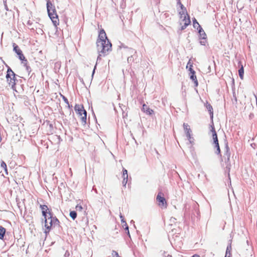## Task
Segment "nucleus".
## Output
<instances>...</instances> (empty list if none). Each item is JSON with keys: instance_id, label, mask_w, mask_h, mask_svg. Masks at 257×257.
Listing matches in <instances>:
<instances>
[{"instance_id": "nucleus-1", "label": "nucleus", "mask_w": 257, "mask_h": 257, "mask_svg": "<svg viewBox=\"0 0 257 257\" xmlns=\"http://www.w3.org/2000/svg\"><path fill=\"white\" fill-rule=\"evenodd\" d=\"M96 44L99 53L97 60H101L102 56L107 55L112 50V45L110 41L96 42Z\"/></svg>"}, {"instance_id": "nucleus-2", "label": "nucleus", "mask_w": 257, "mask_h": 257, "mask_svg": "<svg viewBox=\"0 0 257 257\" xmlns=\"http://www.w3.org/2000/svg\"><path fill=\"white\" fill-rule=\"evenodd\" d=\"M59 220L53 215L45 219V233L49 232L53 226L59 225Z\"/></svg>"}, {"instance_id": "nucleus-3", "label": "nucleus", "mask_w": 257, "mask_h": 257, "mask_svg": "<svg viewBox=\"0 0 257 257\" xmlns=\"http://www.w3.org/2000/svg\"><path fill=\"white\" fill-rule=\"evenodd\" d=\"M7 81L10 87L12 89L16 91V75L13 71L10 68H8L7 75H6Z\"/></svg>"}, {"instance_id": "nucleus-4", "label": "nucleus", "mask_w": 257, "mask_h": 257, "mask_svg": "<svg viewBox=\"0 0 257 257\" xmlns=\"http://www.w3.org/2000/svg\"><path fill=\"white\" fill-rule=\"evenodd\" d=\"M74 109L77 115L81 119L82 122L83 124H85L86 123L87 112L84 109L83 105L82 104H76Z\"/></svg>"}, {"instance_id": "nucleus-5", "label": "nucleus", "mask_w": 257, "mask_h": 257, "mask_svg": "<svg viewBox=\"0 0 257 257\" xmlns=\"http://www.w3.org/2000/svg\"><path fill=\"white\" fill-rule=\"evenodd\" d=\"M209 128L210 133L211 134L213 140V144L214 145V147L216 149V153L217 154H220V149L219 146L217 135L213 121L212 122V124L210 125Z\"/></svg>"}, {"instance_id": "nucleus-6", "label": "nucleus", "mask_w": 257, "mask_h": 257, "mask_svg": "<svg viewBox=\"0 0 257 257\" xmlns=\"http://www.w3.org/2000/svg\"><path fill=\"white\" fill-rule=\"evenodd\" d=\"M156 201L158 205L162 209H166L168 206L167 202L164 197V194L159 192L156 197Z\"/></svg>"}, {"instance_id": "nucleus-7", "label": "nucleus", "mask_w": 257, "mask_h": 257, "mask_svg": "<svg viewBox=\"0 0 257 257\" xmlns=\"http://www.w3.org/2000/svg\"><path fill=\"white\" fill-rule=\"evenodd\" d=\"M40 208L42 211V216L46 219L53 215L52 210L48 208L46 205H40Z\"/></svg>"}, {"instance_id": "nucleus-8", "label": "nucleus", "mask_w": 257, "mask_h": 257, "mask_svg": "<svg viewBox=\"0 0 257 257\" xmlns=\"http://www.w3.org/2000/svg\"><path fill=\"white\" fill-rule=\"evenodd\" d=\"M48 15L53 23L54 25L56 26L59 24V20L58 19V15L56 13V11H53L51 12H48Z\"/></svg>"}, {"instance_id": "nucleus-9", "label": "nucleus", "mask_w": 257, "mask_h": 257, "mask_svg": "<svg viewBox=\"0 0 257 257\" xmlns=\"http://www.w3.org/2000/svg\"><path fill=\"white\" fill-rule=\"evenodd\" d=\"M230 153L228 150H227L221 159V162L223 163V165H225L226 167H229L230 166Z\"/></svg>"}, {"instance_id": "nucleus-10", "label": "nucleus", "mask_w": 257, "mask_h": 257, "mask_svg": "<svg viewBox=\"0 0 257 257\" xmlns=\"http://www.w3.org/2000/svg\"><path fill=\"white\" fill-rule=\"evenodd\" d=\"M109 41L106 36V34L103 29H101L99 31L98 39L96 42H106Z\"/></svg>"}, {"instance_id": "nucleus-11", "label": "nucleus", "mask_w": 257, "mask_h": 257, "mask_svg": "<svg viewBox=\"0 0 257 257\" xmlns=\"http://www.w3.org/2000/svg\"><path fill=\"white\" fill-rule=\"evenodd\" d=\"M109 41L106 36V34L103 29H101L99 31L98 39L96 42H106Z\"/></svg>"}, {"instance_id": "nucleus-12", "label": "nucleus", "mask_w": 257, "mask_h": 257, "mask_svg": "<svg viewBox=\"0 0 257 257\" xmlns=\"http://www.w3.org/2000/svg\"><path fill=\"white\" fill-rule=\"evenodd\" d=\"M182 19H183L182 20V22L181 23V24L182 25L181 29L184 30L187 27V26L190 24L191 21L189 15L183 17Z\"/></svg>"}, {"instance_id": "nucleus-13", "label": "nucleus", "mask_w": 257, "mask_h": 257, "mask_svg": "<svg viewBox=\"0 0 257 257\" xmlns=\"http://www.w3.org/2000/svg\"><path fill=\"white\" fill-rule=\"evenodd\" d=\"M183 127H184V129L186 132L187 137L188 138V140H189L191 142L190 140L191 139V130L190 128L189 125L188 124L184 123L183 124Z\"/></svg>"}, {"instance_id": "nucleus-14", "label": "nucleus", "mask_w": 257, "mask_h": 257, "mask_svg": "<svg viewBox=\"0 0 257 257\" xmlns=\"http://www.w3.org/2000/svg\"><path fill=\"white\" fill-rule=\"evenodd\" d=\"M205 106L207 110H208L210 114V118L212 120V122L213 121V109L211 105L207 102L205 103Z\"/></svg>"}, {"instance_id": "nucleus-15", "label": "nucleus", "mask_w": 257, "mask_h": 257, "mask_svg": "<svg viewBox=\"0 0 257 257\" xmlns=\"http://www.w3.org/2000/svg\"><path fill=\"white\" fill-rule=\"evenodd\" d=\"M190 78L194 82L195 85L197 86L198 85L197 77L195 75V72L194 70L190 71Z\"/></svg>"}, {"instance_id": "nucleus-16", "label": "nucleus", "mask_w": 257, "mask_h": 257, "mask_svg": "<svg viewBox=\"0 0 257 257\" xmlns=\"http://www.w3.org/2000/svg\"><path fill=\"white\" fill-rule=\"evenodd\" d=\"M122 177H123V179L122 182V183L124 186H125L126 184L127 183V178H128L127 171L126 169H123Z\"/></svg>"}, {"instance_id": "nucleus-17", "label": "nucleus", "mask_w": 257, "mask_h": 257, "mask_svg": "<svg viewBox=\"0 0 257 257\" xmlns=\"http://www.w3.org/2000/svg\"><path fill=\"white\" fill-rule=\"evenodd\" d=\"M47 9L48 12L56 10L55 6L52 4L50 0L47 1Z\"/></svg>"}, {"instance_id": "nucleus-18", "label": "nucleus", "mask_w": 257, "mask_h": 257, "mask_svg": "<svg viewBox=\"0 0 257 257\" xmlns=\"http://www.w3.org/2000/svg\"><path fill=\"white\" fill-rule=\"evenodd\" d=\"M142 109L144 111V112H146V113L148 114H152L154 112V111L150 109L146 104H144L143 105V108H142Z\"/></svg>"}, {"instance_id": "nucleus-19", "label": "nucleus", "mask_w": 257, "mask_h": 257, "mask_svg": "<svg viewBox=\"0 0 257 257\" xmlns=\"http://www.w3.org/2000/svg\"><path fill=\"white\" fill-rule=\"evenodd\" d=\"M13 46L14 47V51L17 53V54L18 56L19 55V54H21L23 53L19 47V46L16 43H13Z\"/></svg>"}, {"instance_id": "nucleus-20", "label": "nucleus", "mask_w": 257, "mask_h": 257, "mask_svg": "<svg viewBox=\"0 0 257 257\" xmlns=\"http://www.w3.org/2000/svg\"><path fill=\"white\" fill-rule=\"evenodd\" d=\"M199 33L200 36L203 39H205L206 38V34H205V32L202 29L200 25H199Z\"/></svg>"}, {"instance_id": "nucleus-21", "label": "nucleus", "mask_w": 257, "mask_h": 257, "mask_svg": "<svg viewBox=\"0 0 257 257\" xmlns=\"http://www.w3.org/2000/svg\"><path fill=\"white\" fill-rule=\"evenodd\" d=\"M6 229L4 227L0 226V239H3L5 235Z\"/></svg>"}, {"instance_id": "nucleus-22", "label": "nucleus", "mask_w": 257, "mask_h": 257, "mask_svg": "<svg viewBox=\"0 0 257 257\" xmlns=\"http://www.w3.org/2000/svg\"><path fill=\"white\" fill-rule=\"evenodd\" d=\"M232 249L231 245V244H229L227 246L226 250V254L225 257H230V255H231V251Z\"/></svg>"}, {"instance_id": "nucleus-23", "label": "nucleus", "mask_w": 257, "mask_h": 257, "mask_svg": "<svg viewBox=\"0 0 257 257\" xmlns=\"http://www.w3.org/2000/svg\"><path fill=\"white\" fill-rule=\"evenodd\" d=\"M238 74L239 76L240 77L241 79H243V74H244V69L242 65H241V67L238 70Z\"/></svg>"}, {"instance_id": "nucleus-24", "label": "nucleus", "mask_w": 257, "mask_h": 257, "mask_svg": "<svg viewBox=\"0 0 257 257\" xmlns=\"http://www.w3.org/2000/svg\"><path fill=\"white\" fill-rule=\"evenodd\" d=\"M179 15L180 16V18L182 19L183 17L188 15L187 13L186 9H184L183 10H181L179 12Z\"/></svg>"}, {"instance_id": "nucleus-25", "label": "nucleus", "mask_w": 257, "mask_h": 257, "mask_svg": "<svg viewBox=\"0 0 257 257\" xmlns=\"http://www.w3.org/2000/svg\"><path fill=\"white\" fill-rule=\"evenodd\" d=\"M1 167L5 170L6 174L7 175H8V169H7V166L6 163L4 161H2L1 164Z\"/></svg>"}, {"instance_id": "nucleus-26", "label": "nucleus", "mask_w": 257, "mask_h": 257, "mask_svg": "<svg viewBox=\"0 0 257 257\" xmlns=\"http://www.w3.org/2000/svg\"><path fill=\"white\" fill-rule=\"evenodd\" d=\"M120 218H121V223H124L125 224V225L126 226V227L125 228V230H127L128 231V233L129 234V231H128V225H127L126 222L124 220V218L122 216V215H121V214H120Z\"/></svg>"}, {"instance_id": "nucleus-27", "label": "nucleus", "mask_w": 257, "mask_h": 257, "mask_svg": "<svg viewBox=\"0 0 257 257\" xmlns=\"http://www.w3.org/2000/svg\"><path fill=\"white\" fill-rule=\"evenodd\" d=\"M70 216L73 220H74L77 217L76 212L75 211H70Z\"/></svg>"}, {"instance_id": "nucleus-28", "label": "nucleus", "mask_w": 257, "mask_h": 257, "mask_svg": "<svg viewBox=\"0 0 257 257\" xmlns=\"http://www.w3.org/2000/svg\"><path fill=\"white\" fill-rule=\"evenodd\" d=\"M191 60H190L188 63H187V68L189 67V71H193V69H192V67H193V65H192V63H191Z\"/></svg>"}, {"instance_id": "nucleus-29", "label": "nucleus", "mask_w": 257, "mask_h": 257, "mask_svg": "<svg viewBox=\"0 0 257 257\" xmlns=\"http://www.w3.org/2000/svg\"><path fill=\"white\" fill-rule=\"evenodd\" d=\"M75 209L76 211H82L83 210V207L81 205L77 204L75 207Z\"/></svg>"}, {"instance_id": "nucleus-30", "label": "nucleus", "mask_w": 257, "mask_h": 257, "mask_svg": "<svg viewBox=\"0 0 257 257\" xmlns=\"http://www.w3.org/2000/svg\"><path fill=\"white\" fill-rule=\"evenodd\" d=\"M18 56H19V59L21 60L27 61V59H26L25 57L23 55V53L21 54H19V55Z\"/></svg>"}, {"instance_id": "nucleus-31", "label": "nucleus", "mask_w": 257, "mask_h": 257, "mask_svg": "<svg viewBox=\"0 0 257 257\" xmlns=\"http://www.w3.org/2000/svg\"><path fill=\"white\" fill-rule=\"evenodd\" d=\"M112 257H121L119 255L118 252L114 250L112 251Z\"/></svg>"}, {"instance_id": "nucleus-32", "label": "nucleus", "mask_w": 257, "mask_h": 257, "mask_svg": "<svg viewBox=\"0 0 257 257\" xmlns=\"http://www.w3.org/2000/svg\"><path fill=\"white\" fill-rule=\"evenodd\" d=\"M177 3L180 6L181 10H183L184 9H186L184 6L181 4L180 0H177Z\"/></svg>"}, {"instance_id": "nucleus-33", "label": "nucleus", "mask_w": 257, "mask_h": 257, "mask_svg": "<svg viewBox=\"0 0 257 257\" xmlns=\"http://www.w3.org/2000/svg\"><path fill=\"white\" fill-rule=\"evenodd\" d=\"M197 25L198 26V28L197 29H199V24L197 22V21H196V20L195 19H194V20H193V26L195 28L196 27V25Z\"/></svg>"}, {"instance_id": "nucleus-34", "label": "nucleus", "mask_w": 257, "mask_h": 257, "mask_svg": "<svg viewBox=\"0 0 257 257\" xmlns=\"http://www.w3.org/2000/svg\"><path fill=\"white\" fill-rule=\"evenodd\" d=\"M63 98L64 100L65 101V102H66L67 103H68V101L67 99L64 96H63Z\"/></svg>"}, {"instance_id": "nucleus-35", "label": "nucleus", "mask_w": 257, "mask_h": 257, "mask_svg": "<svg viewBox=\"0 0 257 257\" xmlns=\"http://www.w3.org/2000/svg\"><path fill=\"white\" fill-rule=\"evenodd\" d=\"M122 226L124 227V228L125 229V228L126 227V226L125 225V224L124 223H121Z\"/></svg>"}, {"instance_id": "nucleus-36", "label": "nucleus", "mask_w": 257, "mask_h": 257, "mask_svg": "<svg viewBox=\"0 0 257 257\" xmlns=\"http://www.w3.org/2000/svg\"><path fill=\"white\" fill-rule=\"evenodd\" d=\"M2 140V139L1 136H0V142H1Z\"/></svg>"}]
</instances>
